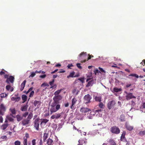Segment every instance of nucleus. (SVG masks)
Wrapping results in <instances>:
<instances>
[{
    "label": "nucleus",
    "mask_w": 145,
    "mask_h": 145,
    "mask_svg": "<svg viewBox=\"0 0 145 145\" xmlns=\"http://www.w3.org/2000/svg\"><path fill=\"white\" fill-rule=\"evenodd\" d=\"M63 90V89H61L54 92V96L53 98V102L51 105L50 108V114L51 115L53 113L56 112L60 109V105L59 104V101L62 99V97L61 95H59V94Z\"/></svg>",
    "instance_id": "f257e3e1"
},
{
    "label": "nucleus",
    "mask_w": 145,
    "mask_h": 145,
    "mask_svg": "<svg viewBox=\"0 0 145 145\" xmlns=\"http://www.w3.org/2000/svg\"><path fill=\"white\" fill-rule=\"evenodd\" d=\"M33 117V113L30 112L27 117L23 119L20 123L23 126H27L30 123L31 120L32 118Z\"/></svg>",
    "instance_id": "f03ea898"
},
{
    "label": "nucleus",
    "mask_w": 145,
    "mask_h": 145,
    "mask_svg": "<svg viewBox=\"0 0 145 145\" xmlns=\"http://www.w3.org/2000/svg\"><path fill=\"white\" fill-rule=\"evenodd\" d=\"M110 131L113 133L118 134L120 132L119 128L116 126L112 127L110 129Z\"/></svg>",
    "instance_id": "7ed1b4c3"
},
{
    "label": "nucleus",
    "mask_w": 145,
    "mask_h": 145,
    "mask_svg": "<svg viewBox=\"0 0 145 145\" xmlns=\"http://www.w3.org/2000/svg\"><path fill=\"white\" fill-rule=\"evenodd\" d=\"M7 110L6 106L3 104L0 105V115L3 116Z\"/></svg>",
    "instance_id": "20e7f679"
},
{
    "label": "nucleus",
    "mask_w": 145,
    "mask_h": 145,
    "mask_svg": "<svg viewBox=\"0 0 145 145\" xmlns=\"http://www.w3.org/2000/svg\"><path fill=\"white\" fill-rule=\"evenodd\" d=\"M91 99V96L89 94L86 95L84 98V102L87 104L90 103V100Z\"/></svg>",
    "instance_id": "39448f33"
},
{
    "label": "nucleus",
    "mask_w": 145,
    "mask_h": 145,
    "mask_svg": "<svg viewBox=\"0 0 145 145\" xmlns=\"http://www.w3.org/2000/svg\"><path fill=\"white\" fill-rule=\"evenodd\" d=\"M40 119L39 118L36 119L34 121V128L37 130H39Z\"/></svg>",
    "instance_id": "423d86ee"
},
{
    "label": "nucleus",
    "mask_w": 145,
    "mask_h": 145,
    "mask_svg": "<svg viewBox=\"0 0 145 145\" xmlns=\"http://www.w3.org/2000/svg\"><path fill=\"white\" fill-rule=\"evenodd\" d=\"M116 104V103L115 101H109L107 103V107L110 110L111 108H113L114 107Z\"/></svg>",
    "instance_id": "0eeeda50"
},
{
    "label": "nucleus",
    "mask_w": 145,
    "mask_h": 145,
    "mask_svg": "<svg viewBox=\"0 0 145 145\" xmlns=\"http://www.w3.org/2000/svg\"><path fill=\"white\" fill-rule=\"evenodd\" d=\"M63 114V113L62 112L60 113H56L52 115L51 117L50 118L52 119H58L60 118L61 115Z\"/></svg>",
    "instance_id": "6e6552de"
},
{
    "label": "nucleus",
    "mask_w": 145,
    "mask_h": 145,
    "mask_svg": "<svg viewBox=\"0 0 145 145\" xmlns=\"http://www.w3.org/2000/svg\"><path fill=\"white\" fill-rule=\"evenodd\" d=\"M127 94L125 97L127 100H129L132 98H136V97L133 95L132 93H127V92H125Z\"/></svg>",
    "instance_id": "1a4fd4ad"
},
{
    "label": "nucleus",
    "mask_w": 145,
    "mask_h": 145,
    "mask_svg": "<svg viewBox=\"0 0 145 145\" xmlns=\"http://www.w3.org/2000/svg\"><path fill=\"white\" fill-rule=\"evenodd\" d=\"M87 142L85 138L81 139L78 141V145H82L83 144H86Z\"/></svg>",
    "instance_id": "9d476101"
},
{
    "label": "nucleus",
    "mask_w": 145,
    "mask_h": 145,
    "mask_svg": "<svg viewBox=\"0 0 145 145\" xmlns=\"http://www.w3.org/2000/svg\"><path fill=\"white\" fill-rule=\"evenodd\" d=\"M14 77L12 76H9V78H8L7 79L6 82L9 83V82H10L12 83H13L14 82Z\"/></svg>",
    "instance_id": "9b49d317"
},
{
    "label": "nucleus",
    "mask_w": 145,
    "mask_h": 145,
    "mask_svg": "<svg viewBox=\"0 0 145 145\" xmlns=\"http://www.w3.org/2000/svg\"><path fill=\"white\" fill-rule=\"evenodd\" d=\"M91 111V110L88 108H82L80 109V111L81 112L83 113H86Z\"/></svg>",
    "instance_id": "f8f14e48"
},
{
    "label": "nucleus",
    "mask_w": 145,
    "mask_h": 145,
    "mask_svg": "<svg viewBox=\"0 0 145 145\" xmlns=\"http://www.w3.org/2000/svg\"><path fill=\"white\" fill-rule=\"evenodd\" d=\"M41 102L40 101L37 100L35 101L33 103V105L35 106H37V108H39L41 104Z\"/></svg>",
    "instance_id": "ddd939ff"
},
{
    "label": "nucleus",
    "mask_w": 145,
    "mask_h": 145,
    "mask_svg": "<svg viewBox=\"0 0 145 145\" xmlns=\"http://www.w3.org/2000/svg\"><path fill=\"white\" fill-rule=\"evenodd\" d=\"M26 82V80H24L21 84L20 88V90L21 91H22L24 89Z\"/></svg>",
    "instance_id": "4468645a"
},
{
    "label": "nucleus",
    "mask_w": 145,
    "mask_h": 145,
    "mask_svg": "<svg viewBox=\"0 0 145 145\" xmlns=\"http://www.w3.org/2000/svg\"><path fill=\"white\" fill-rule=\"evenodd\" d=\"M76 99L74 98L72 99V105L71 106V109L73 108V106L75 105L77 101Z\"/></svg>",
    "instance_id": "2eb2a0df"
},
{
    "label": "nucleus",
    "mask_w": 145,
    "mask_h": 145,
    "mask_svg": "<svg viewBox=\"0 0 145 145\" xmlns=\"http://www.w3.org/2000/svg\"><path fill=\"white\" fill-rule=\"evenodd\" d=\"M48 145H53L54 142L50 138H49L47 142Z\"/></svg>",
    "instance_id": "dca6fc26"
},
{
    "label": "nucleus",
    "mask_w": 145,
    "mask_h": 145,
    "mask_svg": "<svg viewBox=\"0 0 145 145\" xmlns=\"http://www.w3.org/2000/svg\"><path fill=\"white\" fill-rule=\"evenodd\" d=\"M9 126L7 123H5L2 125L1 127V129L3 130H5Z\"/></svg>",
    "instance_id": "f3484780"
},
{
    "label": "nucleus",
    "mask_w": 145,
    "mask_h": 145,
    "mask_svg": "<svg viewBox=\"0 0 145 145\" xmlns=\"http://www.w3.org/2000/svg\"><path fill=\"white\" fill-rule=\"evenodd\" d=\"M75 72H71L70 73L69 75L68 76H67V78H69L70 77H78V76H76L75 75V76H74V74Z\"/></svg>",
    "instance_id": "a211bd4d"
},
{
    "label": "nucleus",
    "mask_w": 145,
    "mask_h": 145,
    "mask_svg": "<svg viewBox=\"0 0 145 145\" xmlns=\"http://www.w3.org/2000/svg\"><path fill=\"white\" fill-rule=\"evenodd\" d=\"M17 121L19 122L22 120L23 119V116H21L20 115H17L16 116Z\"/></svg>",
    "instance_id": "6ab92c4d"
},
{
    "label": "nucleus",
    "mask_w": 145,
    "mask_h": 145,
    "mask_svg": "<svg viewBox=\"0 0 145 145\" xmlns=\"http://www.w3.org/2000/svg\"><path fill=\"white\" fill-rule=\"evenodd\" d=\"M126 128L127 130L129 131L132 130L133 129V126L129 125H126Z\"/></svg>",
    "instance_id": "aec40b11"
},
{
    "label": "nucleus",
    "mask_w": 145,
    "mask_h": 145,
    "mask_svg": "<svg viewBox=\"0 0 145 145\" xmlns=\"http://www.w3.org/2000/svg\"><path fill=\"white\" fill-rule=\"evenodd\" d=\"M20 99V97H12L11 99L12 101H15V102H18Z\"/></svg>",
    "instance_id": "412c9836"
},
{
    "label": "nucleus",
    "mask_w": 145,
    "mask_h": 145,
    "mask_svg": "<svg viewBox=\"0 0 145 145\" xmlns=\"http://www.w3.org/2000/svg\"><path fill=\"white\" fill-rule=\"evenodd\" d=\"M28 106L25 105L21 107V110L22 111H25L27 110Z\"/></svg>",
    "instance_id": "4be33fe9"
},
{
    "label": "nucleus",
    "mask_w": 145,
    "mask_h": 145,
    "mask_svg": "<svg viewBox=\"0 0 145 145\" xmlns=\"http://www.w3.org/2000/svg\"><path fill=\"white\" fill-rule=\"evenodd\" d=\"M126 134V132L125 131H123L121 134V137L120 140L121 141H122L123 140L125 139V136Z\"/></svg>",
    "instance_id": "5701e85b"
},
{
    "label": "nucleus",
    "mask_w": 145,
    "mask_h": 145,
    "mask_svg": "<svg viewBox=\"0 0 145 145\" xmlns=\"http://www.w3.org/2000/svg\"><path fill=\"white\" fill-rule=\"evenodd\" d=\"M6 88L7 91H9L10 89V91H12L13 90V89L11 88V86L9 85H7L6 86Z\"/></svg>",
    "instance_id": "b1692460"
},
{
    "label": "nucleus",
    "mask_w": 145,
    "mask_h": 145,
    "mask_svg": "<svg viewBox=\"0 0 145 145\" xmlns=\"http://www.w3.org/2000/svg\"><path fill=\"white\" fill-rule=\"evenodd\" d=\"M94 81L93 80H92L90 81H89L87 84L86 86V87H88L89 86L92 85V84L93 83Z\"/></svg>",
    "instance_id": "393cba45"
},
{
    "label": "nucleus",
    "mask_w": 145,
    "mask_h": 145,
    "mask_svg": "<svg viewBox=\"0 0 145 145\" xmlns=\"http://www.w3.org/2000/svg\"><path fill=\"white\" fill-rule=\"evenodd\" d=\"M48 134L46 133H45L44 134L43 136V140L44 142H45L46 140L48 138Z\"/></svg>",
    "instance_id": "a878e982"
},
{
    "label": "nucleus",
    "mask_w": 145,
    "mask_h": 145,
    "mask_svg": "<svg viewBox=\"0 0 145 145\" xmlns=\"http://www.w3.org/2000/svg\"><path fill=\"white\" fill-rule=\"evenodd\" d=\"M88 56H89L88 57L87 60H83V61H81V62H82V63L85 62L87 61H88V60L90 59L91 58L93 57V55H90L89 54Z\"/></svg>",
    "instance_id": "bb28decb"
},
{
    "label": "nucleus",
    "mask_w": 145,
    "mask_h": 145,
    "mask_svg": "<svg viewBox=\"0 0 145 145\" xmlns=\"http://www.w3.org/2000/svg\"><path fill=\"white\" fill-rule=\"evenodd\" d=\"M10 110L12 114H10V115H11L12 116L14 117V116H13L12 114H16V112L14 108L13 109H10Z\"/></svg>",
    "instance_id": "cd10ccee"
},
{
    "label": "nucleus",
    "mask_w": 145,
    "mask_h": 145,
    "mask_svg": "<svg viewBox=\"0 0 145 145\" xmlns=\"http://www.w3.org/2000/svg\"><path fill=\"white\" fill-rule=\"evenodd\" d=\"M42 121L40 123V125L43 123L45 124L46 123L49 121V120L47 119H42Z\"/></svg>",
    "instance_id": "c85d7f7f"
},
{
    "label": "nucleus",
    "mask_w": 145,
    "mask_h": 145,
    "mask_svg": "<svg viewBox=\"0 0 145 145\" xmlns=\"http://www.w3.org/2000/svg\"><path fill=\"white\" fill-rule=\"evenodd\" d=\"M99 106L101 109H103L104 108L105 105L102 102H100L99 104Z\"/></svg>",
    "instance_id": "c756f323"
},
{
    "label": "nucleus",
    "mask_w": 145,
    "mask_h": 145,
    "mask_svg": "<svg viewBox=\"0 0 145 145\" xmlns=\"http://www.w3.org/2000/svg\"><path fill=\"white\" fill-rule=\"evenodd\" d=\"M44 116L45 117H47L49 115V111L46 110L44 112Z\"/></svg>",
    "instance_id": "7c9ffc66"
},
{
    "label": "nucleus",
    "mask_w": 145,
    "mask_h": 145,
    "mask_svg": "<svg viewBox=\"0 0 145 145\" xmlns=\"http://www.w3.org/2000/svg\"><path fill=\"white\" fill-rule=\"evenodd\" d=\"M109 142L111 145H117L113 140L111 139H110Z\"/></svg>",
    "instance_id": "2f4dec72"
},
{
    "label": "nucleus",
    "mask_w": 145,
    "mask_h": 145,
    "mask_svg": "<svg viewBox=\"0 0 145 145\" xmlns=\"http://www.w3.org/2000/svg\"><path fill=\"white\" fill-rule=\"evenodd\" d=\"M119 119L121 121H125V116L123 115H120Z\"/></svg>",
    "instance_id": "473e14b6"
},
{
    "label": "nucleus",
    "mask_w": 145,
    "mask_h": 145,
    "mask_svg": "<svg viewBox=\"0 0 145 145\" xmlns=\"http://www.w3.org/2000/svg\"><path fill=\"white\" fill-rule=\"evenodd\" d=\"M121 90V88H114V91L115 92H118Z\"/></svg>",
    "instance_id": "72a5a7b5"
},
{
    "label": "nucleus",
    "mask_w": 145,
    "mask_h": 145,
    "mask_svg": "<svg viewBox=\"0 0 145 145\" xmlns=\"http://www.w3.org/2000/svg\"><path fill=\"white\" fill-rule=\"evenodd\" d=\"M95 101H98L100 102L101 101V98L100 97L96 96L95 97Z\"/></svg>",
    "instance_id": "f704fd0d"
},
{
    "label": "nucleus",
    "mask_w": 145,
    "mask_h": 145,
    "mask_svg": "<svg viewBox=\"0 0 145 145\" xmlns=\"http://www.w3.org/2000/svg\"><path fill=\"white\" fill-rule=\"evenodd\" d=\"M22 99L24 101V102L27 99V96L26 95H23L22 96Z\"/></svg>",
    "instance_id": "c9c22d12"
},
{
    "label": "nucleus",
    "mask_w": 145,
    "mask_h": 145,
    "mask_svg": "<svg viewBox=\"0 0 145 145\" xmlns=\"http://www.w3.org/2000/svg\"><path fill=\"white\" fill-rule=\"evenodd\" d=\"M86 52H82L79 55V56L80 57L83 56L84 57L85 56H86Z\"/></svg>",
    "instance_id": "e433bc0d"
},
{
    "label": "nucleus",
    "mask_w": 145,
    "mask_h": 145,
    "mask_svg": "<svg viewBox=\"0 0 145 145\" xmlns=\"http://www.w3.org/2000/svg\"><path fill=\"white\" fill-rule=\"evenodd\" d=\"M138 134L140 136H142L145 135V131H141Z\"/></svg>",
    "instance_id": "4c0bfd02"
},
{
    "label": "nucleus",
    "mask_w": 145,
    "mask_h": 145,
    "mask_svg": "<svg viewBox=\"0 0 145 145\" xmlns=\"http://www.w3.org/2000/svg\"><path fill=\"white\" fill-rule=\"evenodd\" d=\"M35 75L36 73H35V72H31V74L29 76V78L31 77H33Z\"/></svg>",
    "instance_id": "58836bf2"
},
{
    "label": "nucleus",
    "mask_w": 145,
    "mask_h": 145,
    "mask_svg": "<svg viewBox=\"0 0 145 145\" xmlns=\"http://www.w3.org/2000/svg\"><path fill=\"white\" fill-rule=\"evenodd\" d=\"M7 96V94L4 93H2L1 94V98H3L4 97H6Z\"/></svg>",
    "instance_id": "ea45409f"
},
{
    "label": "nucleus",
    "mask_w": 145,
    "mask_h": 145,
    "mask_svg": "<svg viewBox=\"0 0 145 145\" xmlns=\"http://www.w3.org/2000/svg\"><path fill=\"white\" fill-rule=\"evenodd\" d=\"M7 120L10 121H12L14 120L13 119L9 116H7Z\"/></svg>",
    "instance_id": "a19ab883"
},
{
    "label": "nucleus",
    "mask_w": 145,
    "mask_h": 145,
    "mask_svg": "<svg viewBox=\"0 0 145 145\" xmlns=\"http://www.w3.org/2000/svg\"><path fill=\"white\" fill-rule=\"evenodd\" d=\"M14 144L15 145H20L21 142L19 140H16Z\"/></svg>",
    "instance_id": "79ce46f5"
},
{
    "label": "nucleus",
    "mask_w": 145,
    "mask_h": 145,
    "mask_svg": "<svg viewBox=\"0 0 145 145\" xmlns=\"http://www.w3.org/2000/svg\"><path fill=\"white\" fill-rule=\"evenodd\" d=\"M129 76L135 77L137 78H138L139 76L138 75L136 74H132L129 75Z\"/></svg>",
    "instance_id": "37998d69"
},
{
    "label": "nucleus",
    "mask_w": 145,
    "mask_h": 145,
    "mask_svg": "<svg viewBox=\"0 0 145 145\" xmlns=\"http://www.w3.org/2000/svg\"><path fill=\"white\" fill-rule=\"evenodd\" d=\"M23 144L24 145H27V140L25 138H23Z\"/></svg>",
    "instance_id": "c03bdc74"
},
{
    "label": "nucleus",
    "mask_w": 145,
    "mask_h": 145,
    "mask_svg": "<svg viewBox=\"0 0 145 145\" xmlns=\"http://www.w3.org/2000/svg\"><path fill=\"white\" fill-rule=\"evenodd\" d=\"M29 112H26L24 113L22 115V116L26 118L27 115H29Z\"/></svg>",
    "instance_id": "a18cd8bd"
},
{
    "label": "nucleus",
    "mask_w": 145,
    "mask_h": 145,
    "mask_svg": "<svg viewBox=\"0 0 145 145\" xmlns=\"http://www.w3.org/2000/svg\"><path fill=\"white\" fill-rule=\"evenodd\" d=\"M32 145H36V140L35 139H33L32 141Z\"/></svg>",
    "instance_id": "49530a36"
},
{
    "label": "nucleus",
    "mask_w": 145,
    "mask_h": 145,
    "mask_svg": "<svg viewBox=\"0 0 145 145\" xmlns=\"http://www.w3.org/2000/svg\"><path fill=\"white\" fill-rule=\"evenodd\" d=\"M29 138V135L28 133H26L25 134V136L24 137V138L26 139H27L28 138Z\"/></svg>",
    "instance_id": "de8ad7c7"
},
{
    "label": "nucleus",
    "mask_w": 145,
    "mask_h": 145,
    "mask_svg": "<svg viewBox=\"0 0 145 145\" xmlns=\"http://www.w3.org/2000/svg\"><path fill=\"white\" fill-rule=\"evenodd\" d=\"M34 91H32L30 93L29 95V97H32L34 95Z\"/></svg>",
    "instance_id": "09e8293b"
},
{
    "label": "nucleus",
    "mask_w": 145,
    "mask_h": 145,
    "mask_svg": "<svg viewBox=\"0 0 145 145\" xmlns=\"http://www.w3.org/2000/svg\"><path fill=\"white\" fill-rule=\"evenodd\" d=\"M54 80L53 79L51 81H50L49 82V84L50 86H52L53 84L54 83Z\"/></svg>",
    "instance_id": "8fccbe9b"
},
{
    "label": "nucleus",
    "mask_w": 145,
    "mask_h": 145,
    "mask_svg": "<svg viewBox=\"0 0 145 145\" xmlns=\"http://www.w3.org/2000/svg\"><path fill=\"white\" fill-rule=\"evenodd\" d=\"M76 66L79 69H82V67L80 66V63H77L76 64Z\"/></svg>",
    "instance_id": "3c124183"
},
{
    "label": "nucleus",
    "mask_w": 145,
    "mask_h": 145,
    "mask_svg": "<svg viewBox=\"0 0 145 145\" xmlns=\"http://www.w3.org/2000/svg\"><path fill=\"white\" fill-rule=\"evenodd\" d=\"M39 145H43V143L41 138L40 139V142H39Z\"/></svg>",
    "instance_id": "603ef678"
},
{
    "label": "nucleus",
    "mask_w": 145,
    "mask_h": 145,
    "mask_svg": "<svg viewBox=\"0 0 145 145\" xmlns=\"http://www.w3.org/2000/svg\"><path fill=\"white\" fill-rule=\"evenodd\" d=\"M135 102L133 101H131V105L132 106H133L135 105Z\"/></svg>",
    "instance_id": "864d4df0"
},
{
    "label": "nucleus",
    "mask_w": 145,
    "mask_h": 145,
    "mask_svg": "<svg viewBox=\"0 0 145 145\" xmlns=\"http://www.w3.org/2000/svg\"><path fill=\"white\" fill-rule=\"evenodd\" d=\"M46 76V74H44L43 75H41L40 76V77L42 78H44Z\"/></svg>",
    "instance_id": "5fc2aeb1"
},
{
    "label": "nucleus",
    "mask_w": 145,
    "mask_h": 145,
    "mask_svg": "<svg viewBox=\"0 0 145 145\" xmlns=\"http://www.w3.org/2000/svg\"><path fill=\"white\" fill-rule=\"evenodd\" d=\"M99 72H100V71L97 69H96L94 71V73L95 75H96L97 73H98Z\"/></svg>",
    "instance_id": "6e6d98bb"
},
{
    "label": "nucleus",
    "mask_w": 145,
    "mask_h": 145,
    "mask_svg": "<svg viewBox=\"0 0 145 145\" xmlns=\"http://www.w3.org/2000/svg\"><path fill=\"white\" fill-rule=\"evenodd\" d=\"M140 64H141L142 65H143L144 66L145 65V60H143L142 62L140 63Z\"/></svg>",
    "instance_id": "4d7b16f0"
},
{
    "label": "nucleus",
    "mask_w": 145,
    "mask_h": 145,
    "mask_svg": "<svg viewBox=\"0 0 145 145\" xmlns=\"http://www.w3.org/2000/svg\"><path fill=\"white\" fill-rule=\"evenodd\" d=\"M72 66H73V65L72 64H69L67 66V67L69 69H71V67Z\"/></svg>",
    "instance_id": "13d9d810"
},
{
    "label": "nucleus",
    "mask_w": 145,
    "mask_h": 145,
    "mask_svg": "<svg viewBox=\"0 0 145 145\" xmlns=\"http://www.w3.org/2000/svg\"><path fill=\"white\" fill-rule=\"evenodd\" d=\"M102 110L101 109H98V110H95V112H97L99 113V112H101V111Z\"/></svg>",
    "instance_id": "bf43d9fd"
},
{
    "label": "nucleus",
    "mask_w": 145,
    "mask_h": 145,
    "mask_svg": "<svg viewBox=\"0 0 145 145\" xmlns=\"http://www.w3.org/2000/svg\"><path fill=\"white\" fill-rule=\"evenodd\" d=\"M99 69L101 72H105V71L102 68L99 67Z\"/></svg>",
    "instance_id": "052dcab7"
},
{
    "label": "nucleus",
    "mask_w": 145,
    "mask_h": 145,
    "mask_svg": "<svg viewBox=\"0 0 145 145\" xmlns=\"http://www.w3.org/2000/svg\"><path fill=\"white\" fill-rule=\"evenodd\" d=\"M3 121V118L2 116H0V122L2 123Z\"/></svg>",
    "instance_id": "680f3d73"
},
{
    "label": "nucleus",
    "mask_w": 145,
    "mask_h": 145,
    "mask_svg": "<svg viewBox=\"0 0 145 145\" xmlns=\"http://www.w3.org/2000/svg\"><path fill=\"white\" fill-rule=\"evenodd\" d=\"M131 86V84H126V87L127 88H128Z\"/></svg>",
    "instance_id": "e2e57ef3"
},
{
    "label": "nucleus",
    "mask_w": 145,
    "mask_h": 145,
    "mask_svg": "<svg viewBox=\"0 0 145 145\" xmlns=\"http://www.w3.org/2000/svg\"><path fill=\"white\" fill-rule=\"evenodd\" d=\"M9 75L8 74H5L4 75V77L5 78L8 79V78Z\"/></svg>",
    "instance_id": "0e129e2a"
},
{
    "label": "nucleus",
    "mask_w": 145,
    "mask_h": 145,
    "mask_svg": "<svg viewBox=\"0 0 145 145\" xmlns=\"http://www.w3.org/2000/svg\"><path fill=\"white\" fill-rule=\"evenodd\" d=\"M65 72V71L63 69H61L60 71L59 72V73H63Z\"/></svg>",
    "instance_id": "69168bd1"
},
{
    "label": "nucleus",
    "mask_w": 145,
    "mask_h": 145,
    "mask_svg": "<svg viewBox=\"0 0 145 145\" xmlns=\"http://www.w3.org/2000/svg\"><path fill=\"white\" fill-rule=\"evenodd\" d=\"M77 90L76 89H74L72 91V93L74 94H75V92L77 91Z\"/></svg>",
    "instance_id": "338daca9"
},
{
    "label": "nucleus",
    "mask_w": 145,
    "mask_h": 145,
    "mask_svg": "<svg viewBox=\"0 0 145 145\" xmlns=\"http://www.w3.org/2000/svg\"><path fill=\"white\" fill-rule=\"evenodd\" d=\"M64 105L65 107H67L69 106V103H65Z\"/></svg>",
    "instance_id": "774afa93"
}]
</instances>
